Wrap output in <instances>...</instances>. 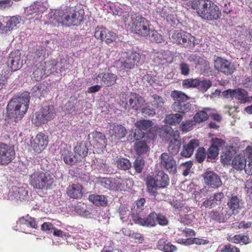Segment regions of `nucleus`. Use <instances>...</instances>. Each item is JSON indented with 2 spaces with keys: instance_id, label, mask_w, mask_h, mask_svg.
Listing matches in <instances>:
<instances>
[{
  "instance_id": "obj_55",
  "label": "nucleus",
  "mask_w": 252,
  "mask_h": 252,
  "mask_svg": "<svg viewBox=\"0 0 252 252\" xmlns=\"http://www.w3.org/2000/svg\"><path fill=\"white\" fill-rule=\"evenodd\" d=\"M144 165L145 161L142 158H137L133 162V167L135 171L138 173L142 172Z\"/></svg>"
},
{
  "instance_id": "obj_35",
  "label": "nucleus",
  "mask_w": 252,
  "mask_h": 252,
  "mask_svg": "<svg viewBox=\"0 0 252 252\" xmlns=\"http://www.w3.org/2000/svg\"><path fill=\"white\" fill-rule=\"evenodd\" d=\"M210 215L212 219L217 220L219 222H225L231 217L226 210L222 211L221 213L218 211H213Z\"/></svg>"
},
{
  "instance_id": "obj_18",
  "label": "nucleus",
  "mask_w": 252,
  "mask_h": 252,
  "mask_svg": "<svg viewBox=\"0 0 252 252\" xmlns=\"http://www.w3.org/2000/svg\"><path fill=\"white\" fill-rule=\"evenodd\" d=\"M7 65L13 71L20 69L23 65V60L21 59V53L19 50L12 52L7 61Z\"/></svg>"
},
{
  "instance_id": "obj_53",
  "label": "nucleus",
  "mask_w": 252,
  "mask_h": 252,
  "mask_svg": "<svg viewBox=\"0 0 252 252\" xmlns=\"http://www.w3.org/2000/svg\"><path fill=\"white\" fill-rule=\"evenodd\" d=\"M90 138L92 137L97 142L101 143V144L105 143V136L104 134L101 132L94 131L90 133L89 136Z\"/></svg>"
},
{
  "instance_id": "obj_11",
  "label": "nucleus",
  "mask_w": 252,
  "mask_h": 252,
  "mask_svg": "<svg viewBox=\"0 0 252 252\" xmlns=\"http://www.w3.org/2000/svg\"><path fill=\"white\" fill-rule=\"evenodd\" d=\"M214 64L216 70L226 75L232 74L235 70L233 64L220 57H217L214 60Z\"/></svg>"
},
{
  "instance_id": "obj_22",
  "label": "nucleus",
  "mask_w": 252,
  "mask_h": 252,
  "mask_svg": "<svg viewBox=\"0 0 252 252\" xmlns=\"http://www.w3.org/2000/svg\"><path fill=\"white\" fill-rule=\"evenodd\" d=\"M109 135L112 140H119L126 135L127 131L121 125H111L109 128Z\"/></svg>"
},
{
  "instance_id": "obj_23",
  "label": "nucleus",
  "mask_w": 252,
  "mask_h": 252,
  "mask_svg": "<svg viewBox=\"0 0 252 252\" xmlns=\"http://www.w3.org/2000/svg\"><path fill=\"white\" fill-rule=\"evenodd\" d=\"M204 179L206 184L213 188H218L222 185L220 177L213 172L207 171L204 174Z\"/></svg>"
},
{
  "instance_id": "obj_19",
  "label": "nucleus",
  "mask_w": 252,
  "mask_h": 252,
  "mask_svg": "<svg viewBox=\"0 0 252 252\" xmlns=\"http://www.w3.org/2000/svg\"><path fill=\"white\" fill-rule=\"evenodd\" d=\"M224 197V195L222 192H218L211 194L208 198H207L202 204V207L205 208H213L220 205Z\"/></svg>"
},
{
  "instance_id": "obj_33",
  "label": "nucleus",
  "mask_w": 252,
  "mask_h": 252,
  "mask_svg": "<svg viewBox=\"0 0 252 252\" xmlns=\"http://www.w3.org/2000/svg\"><path fill=\"white\" fill-rule=\"evenodd\" d=\"M100 185L103 188L110 190H117L118 188L116 181L110 178H101L99 181Z\"/></svg>"
},
{
  "instance_id": "obj_32",
  "label": "nucleus",
  "mask_w": 252,
  "mask_h": 252,
  "mask_svg": "<svg viewBox=\"0 0 252 252\" xmlns=\"http://www.w3.org/2000/svg\"><path fill=\"white\" fill-rule=\"evenodd\" d=\"M149 102L153 107L159 108L163 106L165 103V99L162 96L153 94L150 95Z\"/></svg>"
},
{
  "instance_id": "obj_56",
  "label": "nucleus",
  "mask_w": 252,
  "mask_h": 252,
  "mask_svg": "<svg viewBox=\"0 0 252 252\" xmlns=\"http://www.w3.org/2000/svg\"><path fill=\"white\" fill-rule=\"evenodd\" d=\"M195 122L192 120L183 121L180 126V128L184 132H188L191 130L193 126L195 125Z\"/></svg>"
},
{
  "instance_id": "obj_64",
  "label": "nucleus",
  "mask_w": 252,
  "mask_h": 252,
  "mask_svg": "<svg viewBox=\"0 0 252 252\" xmlns=\"http://www.w3.org/2000/svg\"><path fill=\"white\" fill-rule=\"evenodd\" d=\"M192 163L191 161H188L185 163H182L181 164V168H183V175L184 176H187L192 167Z\"/></svg>"
},
{
  "instance_id": "obj_54",
  "label": "nucleus",
  "mask_w": 252,
  "mask_h": 252,
  "mask_svg": "<svg viewBox=\"0 0 252 252\" xmlns=\"http://www.w3.org/2000/svg\"><path fill=\"white\" fill-rule=\"evenodd\" d=\"M185 32L181 31H174L170 37V39L172 42L179 44Z\"/></svg>"
},
{
  "instance_id": "obj_42",
  "label": "nucleus",
  "mask_w": 252,
  "mask_h": 252,
  "mask_svg": "<svg viewBox=\"0 0 252 252\" xmlns=\"http://www.w3.org/2000/svg\"><path fill=\"white\" fill-rule=\"evenodd\" d=\"M247 162L246 158L240 155L236 156L233 160L232 165L233 167L238 170H242L246 166Z\"/></svg>"
},
{
  "instance_id": "obj_7",
  "label": "nucleus",
  "mask_w": 252,
  "mask_h": 252,
  "mask_svg": "<svg viewBox=\"0 0 252 252\" xmlns=\"http://www.w3.org/2000/svg\"><path fill=\"white\" fill-rule=\"evenodd\" d=\"M145 203V199L143 198H140L135 202L131 209V217L133 221L141 226L143 225L146 219L145 217L147 213L144 208Z\"/></svg>"
},
{
  "instance_id": "obj_60",
  "label": "nucleus",
  "mask_w": 252,
  "mask_h": 252,
  "mask_svg": "<svg viewBox=\"0 0 252 252\" xmlns=\"http://www.w3.org/2000/svg\"><path fill=\"white\" fill-rule=\"evenodd\" d=\"M218 148L211 145L208 150L207 158H208L215 159L218 156Z\"/></svg>"
},
{
  "instance_id": "obj_9",
  "label": "nucleus",
  "mask_w": 252,
  "mask_h": 252,
  "mask_svg": "<svg viewBox=\"0 0 252 252\" xmlns=\"http://www.w3.org/2000/svg\"><path fill=\"white\" fill-rule=\"evenodd\" d=\"M159 165L161 169L174 175L177 173V163L172 155L168 153H163L159 158Z\"/></svg>"
},
{
  "instance_id": "obj_16",
  "label": "nucleus",
  "mask_w": 252,
  "mask_h": 252,
  "mask_svg": "<svg viewBox=\"0 0 252 252\" xmlns=\"http://www.w3.org/2000/svg\"><path fill=\"white\" fill-rule=\"evenodd\" d=\"M110 8L114 15L122 16V23L125 25V17L130 18V12L131 8L126 5L119 3H112L110 6Z\"/></svg>"
},
{
  "instance_id": "obj_37",
  "label": "nucleus",
  "mask_w": 252,
  "mask_h": 252,
  "mask_svg": "<svg viewBox=\"0 0 252 252\" xmlns=\"http://www.w3.org/2000/svg\"><path fill=\"white\" fill-rule=\"evenodd\" d=\"M158 248L164 252H174L176 250L175 246L167 242L165 239H162L158 241Z\"/></svg>"
},
{
  "instance_id": "obj_50",
  "label": "nucleus",
  "mask_w": 252,
  "mask_h": 252,
  "mask_svg": "<svg viewBox=\"0 0 252 252\" xmlns=\"http://www.w3.org/2000/svg\"><path fill=\"white\" fill-rule=\"evenodd\" d=\"M212 82L209 80L204 79L203 80H199L198 79L197 87L199 91L204 93L212 86Z\"/></svg>"
},
{
  "instance_id": "obj_45",
  "label": "nucleus",
  "mask_w": 252,
  "mask_h": 252,
  "mask_svg": "<svg viewBox=\"0 0 252 252\" xmlns=\"http://www.w3.org/2000/svg\"><path fill=\"white\" fill-rule=\"evenodd\" d=\"M171 96L174 100V102L178 103L187 101L189 98L185 94L178 91H172Z\"/></svg>"
},
{
  "instance_id": "obj_6",
  "label": "nucleus",
  "mask_w": 252,
  "mask_h": 252,
  "mask_svg": "<svg viewBox=\"0 0 252 252\" xmlns=\"http://www.w3.org/2000/svg\"><path fill=\"white\" fill-rule=\"evenodd\" d=\"M31 185L36 189L48 190L51 189L53 186L54 179L48 173L42 171H35L30 176Z\"/></svg>"
},
{
  "instance_id": "obj_48",
  "label": "nucleus",
  "mask_w": 252,
  "mask_h": 252,
  "mask_svg": "<svg viewBox=\"0 0 252 252\" xmlns=\"http://www.w3.org/2000/svg\"><path fill=\"white\" fill-rule=\"evenodd\" d=\"M106 33H107V29L103 27H97L95 29L94 36L100 41L105 42Z\"/></svg>"
},
{
  "instance_id": "obj_44",
  "label": "nucleus",
  "mask_w": 252,
  "mask_h": 252,
  "mask_svg": "<svg viewBox=\"0 0 252 252\" xmlns=\"http://www.w3.org/2000/svg\"><path fill=\"white\" fill-rule=\"evenodd\" d=\"M153 122L151 120H141L137 121L134 125L137 128L140 129L142 131H145L150 129L153 126Z\"/></svg>"
},
{
  "instance_id": "obj_15",
  "label": "nucleus",
  "mask_w": 252,
  "mask_h": 252,
  "mask_svg": "<svg viewBox=\"0 0 252 252\" xmlns=\"http://www.w3.org/2000/svg\"><path fill=\"white\" fill-rule=\"evenodd\" d=\"M48 142V135L40 132L37 134L31 142V146L36 153H40L46 148Z\"/></svg>"
},
{
  "instance_id": "obj_5",
  "label": "nucleus",
  "mask_w": 252,
  "mask_h": 252,
  "mask_svg": "<svg viewBox=\"0 0 252 252\" xmlns=\"http://www.w3.org/2000/svg\"><path fill=\"white\" fill-rule=\"evenodd\" d=\"M142 55L136 52L122 53L120 58L115 62V65L120 71L132 69L140 64Z\"/></svg>"
},
{
  "instance_id": "obj_40",
  "label": "nucleus",
  "mask_w": 252,
  "mask_h": 252,
  "mask_svg": "<svg viewBox=\"0 0 252 252\" xmlns=\"http://www.w3.org/2000/svg\"><path fill=\"white\" fill-rule=\"evenodd\" d=\"M115 161L117 167L120 169L126 170L129 169L131 166L129 160L126 158L117 157Z\"/></svg>"
},
{
  "instance_id": "obj_24",
  "label": "nucleus",
  "mask_w": 252,
  "mask_h": 252,
  "mask_svg": "<svg viewBox=\"0 0 252 252\" xmlns=\"http://www.w3.org/2000/svg\"><path fill=\"white\" fill-rule=\"evenodd\" d=\"M0 20H2L3 22L6 23L5 27L3 28L4 32L6 33L14 29L17 25L19 24L21 21V19L19 16H14L10 17L0 16Z\"/></svg>"
},
{
  "instance_id": "obj_43",
  "label": "nucleus",
  "mask_w": 252,
  "mask_h": 252,
  "mask_svg": "<svg viewBox=\"0 0 252 252\" xmlns=\"http://www.w3.org/2000/svg\"><path fill=\"white\" fill-rule=\"evenodd\" d=\"M105 42L107 44H114L121 40V37L112 31L107 30Z\"/></svg>"
},
{
  "instance_id": "obj_30",
  "label": "nucleus",
  "mask_w": 252,
  "mask_h": 252,
  "mask_svg": "<svg viewBox=\"0 0 252 252\" xmlns=\"http://www.w3.org/2000/svg\"><path fill=\"white\" fill-rule=\"evenodd\" d=\"M192 104L187 101L183 102H174L172 105L173 111L178 113H186L189 112L191 108Z\"/></svg>"
},
{
  "instance_id": "obj_36",
  "label": "nucleus",
  "mask_w": 252,
  "mask_h": 252,
  "mask_svg": "<svg viewBox=\"0 0 252 252\" xmlns=\"http://www.w3.org/2000/svg\"><path fill=\"white\" fill-rule=\"evenodd\" d=\"M89 199L96 206H106L108 202L107 198L103 195L91 194Z\"/></svg>"
},
{
  "instance_id": "obj_58",
  "label": "nucleus",
  "mask_w": 252,
  "mask_h": 252,
  "mask_svg": "<svg viewBox=\"0 0 252 252\" xmlns=\"http://www.w3.org/2000/svg\"><path fill=\"white\" fill-rule=\"evenodd\" d=\"M95 164L98 168V169L101 170L102 172H107L109 171V166L103 159H96Z\"/></svg>"
},
{
  "instance_id": "obj_41",
  "label": "nucleus",
  "mask_w": 252,
  "mask_h": 252,
  "mask_svg": "<svg viewBox=\"0 0 252 252\" xmlns=\"http://www.w3.org/2000/svg\"><path fill=\"white\" fill-rule=\"evenodd\" d=\"M46 93V88H45L44 85L42 84H36L31 90L32 94L33 96L38 98L40 96H44Z\"/></svg>"
},
{
  "instance_id": "obj_14",
  "label": "nucleus",
  "mask_w": 252,
  "mask_h": 252,
  "mask_svg": "<svg viewBox=\"0 0 252 252\" xmlns=\"http://www.w3.org/2000/svg\"><path fill=\"white\" fill-rule=\"evenodd\" d=\"M125 101H123L121 104L123 108L127 110L131 108L135 110H137L145 102L143 97L137 94H131Z\"/></svg>"
},
{
  "instance_id": "obj_59",
  "label": "nucleus",
  "mask_w": 252,
  "mask_h": 252,
  "mask_svg": "<svg viewBox=\"0 0 252 252\" xmlns=\"http://www.w3.org/2000/svg\"><path fill=\"white\" fill-rule=\"evenodd\" d=\"M141 112L144 117L153 116L156 114L155 109L149 105L144 106L141 110Z\"/></svg>"
},
{
  "instance_id": "obj_26",
  "label": "nucleus",
  "mask_w": 252,
  "mask_h": 252,
  "mask_svg": "<svg viewBox=\"0 0 252 252\" xmlns=\"http://www.w3.org/2000/svg\"><path fill=\"white\" fill-rule=\"evenodd\" d=\"M82 186L79 184H74L69 186L66 189V194L74 199H80L82 197Z\"/></svg>"
},
{
  "instance_id": "obj_12",
  "label": "nucleus",
  "mask_w": 252,
  "mask_h": 252,
  "mask_svg": "<svg viewBox=\"0 0 252 252\" xmlns=\"http://www.w3.org/2000/svg\"><path fill=\"white\" fill-rule=\"evenodd\" d=\"M222 95L225 98H235L240 100L242 103L250 101L252 97L248 96V93L244 89L238 88L234 90L228 89L222 92Z\"/></svg>"
},
{
  "instance_id": "obj_62",
  "label": "nucleus",
  "mask_w": 252,
  "mask_h": 252,
  "mask_svg": "<svg viewBox=\"0 0 252 252\" xmlns=\"http://www.w3.org/2000/svg\"><path fill=\"white\" fill-rule=\"evenodd\" d=\"M188 60L190 62H193L196 65H199L203 62V58L194 54H192L189 56Z\"/></svg>"
},
{
  "instance_id": "obj_13",
  "label": "nucleus",
  "mask_w": 252,
  "mask_h": 252,
  "mask_svg": "<svg viewBox=\"0 0 252 252\" xmlns=\"http://www.w3.org/2000/svg\"><path fill=\"white\" fill-rule=\"evenodd\" d=\"M63 22H66L69 25H77L80 24L83 18L81 14L74 8H69V11L64 13L61 18Z\"/></svg>"
},
{
  "instance_id": "obj_1",
  "label": "nucleus",
  "mask_w": 252,
  "mask_h": 252,
  "mask_svg": "<svg viewBox=\"0 0 252 252\" xmlns=\"http://www.w3.org/2000/svg\"><path fill=\"white\" fill-rule=\"evenodd\" d=\"M29 93L26 92L20 96H15L10 99L4 113L5 121L8 123H16L22 119L29 107Z\"/></svg>"
},
{
  "instance_id": "obj_21",
  "label": "nucleus",
  "mask_w": 252,
  "mask_h": 252,
  "mask_svg": "<svg viewBox=\"0 0 252 252\" xmlns=\"http://www.w3.org/2000/svg\"><path fill=\"white\" fill-rule=\"evenodd\" d=\"M29 198L28 190L24 187L14 186L9 193V198L16 200H26Z\"/></svg>"
},
{
  "instance_id": "obj_29",
  "label": "nucleus",
  "mask_w": 252,
  "mask_h": 252,
  "mask_svg": "<svg viewBox=\"0 0 252 252\" xmlns=\"http://www.w3.org/2000/svg\"><path fill=\"white\" fill-rule=\"evenodd\" d=\"M153 61L158 64H165L172 62V58L167 52L156 53L153 58Z\"/></svg>"
},
{
  "instance_id": "obj_63",
  "label": "nucleus",
  "mask_w": 252,
  "mask_h": 252,
  "mask_svg": "<svg viewBox=\"0 0 252 252\" xmlns=\"http://www.w3.org/2000/svg\"><path fill=\"white\" fill-rule=\"evenodd\" d=\"M145 137L146 133L140 129H136L134 132H133V137L134 140H135L136 141H139L140 139L143 138L145 140Z\"/></svg>"
},
{
  "instance_id": "obj_49",
  "label": "nucleus",
  "mask_w": 252,
  "mask_h": 252,
  "mask_svg": "<svg viewBox=\"0 0 252 252\" xmlns=\"http://www.w3.org/2000/svg\"><path fill=\"white\" fill-rule=\"evenodd\" d=\"M45 75V70L43 68V66L40 65L33 71L32 75V79L35 81H39Z\"/></svg>"
},
{
  "instance_id": "obj_27",
  "label": "nucleus",
  "mask_w": 252,
  "mask_h": 252,
  "mask_svg": "<svg viewBox=\"0 0 252 252\" xmlns=\"http://www.w3.org/2000/svg\"><path fill=\"white\" fill-rule=\"evenodd\" d=\"M199 146L197 140L192 139L187 144L184 145L183 151L181 153V156L186 158H189L193 154L194 149Z\"/></svg>"
},
{
  "instance_id": "obj_28",
  "label": "nucleus",
  "mask_w": 252,
  "mask_h": 252,
  "mask_svg": "<svg viewBox=\"0 0 252 252\" xmlns=\"http://www.w3.org/2000/svg\"><path fill=\"white\" fill-rule=\"evenodd\" d=\"M62 157L64 162L69 165H74L78 162L82 161L76 153L73 154L67 150H65L62 153Z\"/></svg>"
},
{
  "instance_id": "obj_61",
  "label": "nucleus",
  "mask_w": 252,
  "mask_h": 252,
  "mask_svg": "<svg viewBox=\"0 0 252 252\" xmlns=\"http://www.w3.org/2000/svg\"><path fill=\"white\" fill-rule=\"evenodd\" d=\"M195 156L196 159L198 162H202L206 157L205 149L202 147L199 148L196 152Z\"/></svg>"
},
{
  "instance_id": "obj_46",
  "label": "nucleus",
  "mask_w": 252,
  "mask_h": 252,
  "mask_svg": "<svg viewBox=\"0 0 252 252\" xmlns=\"http://www.w3.org/2000/svg\"><path fill=\"white\" fill-rule=\"evenodd\" d=\"M181 141L170 140L167 147L169 154L175 155L178 153L181 148Z\"/></svg>"
},
{
  "instance_id": "obj_10",
  "label": "nucleus",
  "mask_w": 252,
  "mask_h": 252,
  "mask_svg": "<svg viewBox=\"0 0 252 252\" xmlns=\"http://www.w3.org/2000/svg\"><path fill=\"white\" fill-rule=\"evenodd\" d=\"M14 147L0 142V166L5 165L15 158Z\"/></svg>"
},
{
  "instance_id": "obj_17",
  "label": "nucleus",
  "mask_w": 252,
  "mask_h": 252,
  "mask_svg": "<svg viewBox=\"0 0 252 252\" xmlns=\"http://www.w3.org/2000/svg\"><path fill=\"white\" fill-rule=\"evenodd\" d=\"M157 222L160 225H165L167 224L168 221L163 215L152 212L147 216L142 226L153 227L156 225Z\"/></svg>"
},
{
  "instance_id": "obj_34",
  "label": "nucleus",
  "mask_w": 252,
  "mask_h": 252,
  "mask_svg": "<svg viewBox=\"0 0 252 252\" xmlns=\"http://www.w3.org/2000/svg\"><path fill=\"white\" fill-rule=\"evenodd\" d=\"M195 38L192 36L190 34L185 32L179 44L184 47L192 48L195 45Z\"/></svg>"
},
{
  "instance_id": "obj_20",
  "label": "nucleus",
  "mask_w": 252,
  "mask_h": 252,
  "mask_svg": "<svg viewBox=\"0 0 252 252\" xmlns=\"http://www.w3.org/2000/svg\"><path fill=\"white\" fill-rule=\"evenodd\" d=\"M117 79L118 77L116 74L110 72L99 73L94 78L97 81V83L100 79V84L105 87L113 85L116 83Z\"/></svg>"
},
{
  "instance_id": "obj_8",
  "label": "nucleus",
  "mask_w": 252,
  "mask_h": 252,
  "mask_svg": "<svg viewBox=\"0 0 252 252\" xmlns=\"http://www.w3.org/2000/svg\"><path fill=\"white\" fill-rule=\"evenodd\" d=\"M56 115V110L53 106H45L36 113L35 118L32 121L36 126H39L53 119Z\"/></svg>"
},
{
  "instance_id": "obj_51",
  "label": "nucleus",
  "mask_w": 252,
  "mask_h": 252,
  "mask_svg": "<svg viewBox=\"0 0 252 252\" xmlns=\"http://www.w3.org/2000/svg\"><path fill=\"white\" fill-rule=\"evenodd\" d=\"M148 36L149 39L153 42L161 43L163 41L162 35L159 34L155 30L151 29L150 33L148 34Z\"/></svg>"
},
{
  "instance_id": "obj_3",
  "label": "nucleus",
  "mask_w": 252,
  "mask_h": 252,
  "mask_svg": "<svg viewBox=\"0 0 252 252\" xmlns=\"http://www.w3.org/2000/svg\"><path fill=\"white\" fill-rule=\"evenodd\" d=\"M125 26L132 32L142 37L148 36L151 29L149 21L133 12L130 14V18L125 17Z\"/></svg>"
},
{
  "instance_id": "obj_52",
  "label": "nucleus",
  "mask_w": 252,
  "mask_h": 252,
  "mask_svg": "<svg viewBox=\"0 0 252 252\" xmlns=\"http://www.w3.org/2000/svg\"><path fill=\"white\" fill-rule=\"evenodd\" d=\"M208 116L209 114L206 111H199L195 114L193 120L195 123H201L206 121L208 118Z\"/></svg>"
},
{
  "instance_id": "obj_31",
  "label": "nucleus",
  "mask_w": 252,
  "mask_h": 252,
  "mask_svg": "<svg viewBox=\"0 0 252 252\" xmlns=\"http://www.w3.org/2000/svg\"><path fill=\"white\" fill-rule=\"evenodd\" d=\"M74 152L83 160L88 153L87 143L85 142H78L74 148Z\"/></svg>"
},
{
  "instance_id": "obj_47",
  "label": "nucleus",
  "mask_w": 252,
  "mask_h": 252,
  "mask_svg": "<svg viewBox=\"0 0 252 252\" xmlns=\"http://www.w3.org/2000/svg\"><path fill=\"white\" fill-rule=\"evenodd\" d=\"M172 128L170 126H164L158 129V135L165 140H169L171 137Z\"/></svg>"
},
{
  "instance_id": "obj_57",
  "label": "nucleus",
  "mask_w": 252,
  "mask_h": 252,
  "mask_svg": "<svg viewBox=\"0 0 252 252\" xmlns=\"http://www.w3.org/2000/svg\"><path fill=\"white\" fill-rule=\"evenodd\" d=\"M198 82V79L189 78L183 81L182 85L184 88H189L190 87H197Z\"/></svg>"
},
{
  "instance_id": "obj_25",
  "label": "nucleus",
  "mask_w": 252,
  "mask_h": 252,
  "mask_svg": "<svg viewBox=\"0 0 252 252\" xmlns=\"http://www.w3.org/2000/svg\"><path fill=\"white\" fill-rule=\"evenodd\" d=\"M228 208L226 210L231 216L238 214L242 207L240 199L237 196H232L227 204Z\"/></svg>"
},
{
  "instance_id": "obj_4",
  "label": "nucleus",
  "mask_w": 252,
  "mask_h": 252,
  "mask_svg": "<svg viewBox=\"0 0 252 252\" xmlns=\"http://www.w3.org/2000/svg\"><path fill=\"white\" fill-rule=\"evenodd\" d=\"M169 183L168 175L162 170L157 172L155 177L149 176L146 178L147 191L150 195L156 197L158 189L166 187Z\"/></svg>"
},
{
  "instance_id": "obj_39",
  "label": "nucleus",
  "mask_w": 252,
  "mask_h": 252,
  "mask_svg": "<svg viewBox=\"0 0 252 252\" xmlns=\"http://www.w3.org/2000/svg\"><path fill=\"white\" fill-rule=\"evenodd\" d=\"M183 120V116L179 114H171L167 115L164 121L165 123L171 125H176L179 124Z\"/></svg>"
},
{
  "instance_id": "obj_38",
  "label": "nucleus",
  "mask_w": 252,
  "mask_h": 252,
  "mask_svg": "<svg viewBox=\"0 0 252 252\" xmlns=\"http://www.w3.org/2000/svg\"><path fill=\"white\" fill-rule=\"evenodd\" d=\"M134 149L138 155L146 153L149 150V147L145 139L136 141L134 144Z\"/></svg>"
},
{
  "instance_id": "obj_2",
  "label": "nucleus",
  "mask_w": 252,
  "mask_h": 252,
  "mask_svg": "<svg viewBox=\"0 0 252 252\" xmlns=\"http://www.w3.org/2000/svg\"><path fill=\"white\" fill-rule=\"evenodd\" d=\"M192 3V8L196 10L198 15L204 19L218 20L221 16L219 6L210 0H197Z\"/></svg>"
}]
</instances>
